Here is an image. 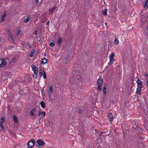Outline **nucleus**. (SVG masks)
<instances>
[{"label":"nucleus","mask_w":148,"mask_h":148,"mask_svg":"<svg viewBox=\"0 0 148 148\" xmlns=\"http://www.w3.org/2000/svg\"><path fill=\"white\" fill-rule=\"evenodd\" d=\"M35 141L34 139L31 140L30 141L28 142L27 144V147L28 148H32L34 144Z\"/></svg>","instance_id":"nucleus-1"},{"label":"nucleus","mask_w":148,"mask_h":148,"mask_svg":"<svg viewBox=\"0 0 148 148\" xmlns=\"http://www.w3.org/2000/svg\"><path fill=\"white\" fill-rule=\"evenodd\" d=\"M136 82L137 84V87L142 88L143 84L142 82L138 78H136Z\"/></svg>","instance_id":"nucleus-2"},{"label":"nucleus","mask_w":148,"mask_h":148,"mask_svg":"<svg viewBox=\"0 0 148 148\" xmlns=\"http://www.w3.org/2000/svg\"><path fill=\"white\" fill-rule=\"evenodd\" d=\"M37 143L38 144V146L39 148L44 144V142L41 139H38L37 141Z\"/></svg>","instance_id":"nucleus-3"},{"label":"nucleus","mask_w":148,"mask_h":148,"mask_svg":"<svg viewBox=\"0 0 148 148\" xmlns=\"http://www.w3.org/2000/svg\"><path fill=\"white\" fill-rule=\"evenodd\" d=\"M7 64V63L4 60H2L1 63L0 64V68H2L5 66Z\"/></svg>","instance_id":"nucleus-4"},{"label":"nucleus","mask_w":148,"mask_h":148,"mask_svg":"<svg viewBox=\"0 0 148 148\" xmlns=\"http://www.w3.org/2000/svg\"><path fill=\"white\" fill-rule=\"evenodd\" d=\"M32 68L35 71L34 72V73L35 74V75H37V74L38 73V68L35 65H32Z\"/></svg>","instance_id":"nucleus-5"},{"label":"nucleus","mask_w":148,"mask_h":148,"mask_svg":"<svg viewBox=\"0 0 148 148\" xmlns=\"http://www.w3.org/2000/svg\"><path fill=\"white\" fill-rule=\"evenodd\" d=\"M108 119L109 121H113V116L112 113H109L108 114Z\"/></svg>","instance_id":"nucleus-6"},{"label":"nucleus","mask_w":148,"mask_h":148,"mask_svg":"<svg viewBox=\"0 0 148 148\" xmlns=\"http://www.w3.org/2000/svg\"><path fill=\"white\" fill-rule=\"evenodd\" d=\"M6 12H4L3 13V14L1 16V19L0 20V22L2 23L5 20V18L6 16Z\"/></svg>","instance_id":"nucleus-7"},{"label":"nucleus","mask_w":148,"mask_h":148,"mask_svg":"<svg viewBox=\"0 0 148 148\" xmlns=\"http://www.w3.org/2000/svg\"><path fill=\"white\" fill-rule=\"evenodd\" d=\"M142 2L144 7L146 6V8H147L148 6V0H143Z\"/></svg>","instance_id":"nucleus-8"},{"label":"nucleus","mask_w":148,"mask_h":148,"mask_svg":"<svg viewBox=\"0 0 148 148\" xmlns=\"http://www.w3.org/2000/svg\"><path fill=\"white\" fill-rule=\"evenodd\" d=\"M8 33L9 35V36L10 38L11 39V40L13 42L14 41V39H13V37L12 36V34L11 33V32L10 30H8Z\"/></svg>","instance_id":"nucleus-9"},{"label":"nucleus","mask_w":148,"mask_h":148,"mask_svg":"<svg viewBox=\"0 0 148 148\" xmlns=\"http://www.w3.org/2000/svg\"><path fill=\"white\" fill-rule=\"evenodd\" d=\"M141 87H137L136 93L138 95H140L141 90Z\"/></svg>","instance_id":"nucleus-10"},{"label":"nucleus","mask_w":148,"mask_h":148,"mask_svg":"<svg viewBox=\"0 0 148 148\" xmlns=\"http://www.w3.org/2000/svg\"><path fill=\"white\" fill-rule=\"evenodd\" d=\"M36 111V108H34L31 111L30 113V114L33 116H35L34 112Z\"/></svg>","instance_id":"nucleus-11"},{"label":"nucleus","mask_w":148,"mask_h":148,"mask_svg":"<svg viewBox=\"0 0 148 148\" xmlns=\"http://www.w3.org/2000/svg\"><path fill=\"white\" fill-rule=\"evenodd\" d=\"M45 114L46 113L44 112L43 111L41 112H39L38 115L39 116H41V118H42L43 116H45Z\"/></svg>","instance_id":"nucleus-12"},{"label":"nucleus","mask_w":148,"mask_h":148,"mask_svg":"<svg viewBox=\"0 0 148 148\" xmlns=\"http://www.w3.org/2000/svg\"><path fill=\"white\" fill-rule=\"evenodd\" d=\"M47 60L45 58H43L41 61V64H45L47 62Z\"/></svg>","instance_id":"nucleus-13"},{"label":"nucleus","mask_w":148,"mask_h":148,"mask_svg":"<svg viewBox=\"0 0 148 148\" xmlns=\"http://www.w3.org/2000/svg\"><path fill=\"white\" fill-rule=\"evenodd\" d=\"M13 118L14 122L15 123H17L18 122L17 117L16 116L13 115Z\"/></svg>","instance_id":"nucleus-14"},{"label":"nucleus","mask_w":148,"mask_h":148,"mask_svg":"<svg viewBox=\"0 0 148 148\" xmlns=\"http://www.w3.org/2000/svg\"><path fill=\"white\" fill-rule=\"evenodd\" d=\"M43 70L42 69V68H40L39 69V75L40 76H41L43 75Z\"/></svg>","instance_id":"nucleus-15"},{"label":"nucleus","mask_w":148,"mask_h":148,"mask_svg":"<svg viewBox=\"0 0 148 148\" xmlns=\"http://www.w3.org/2000/svg\"><path fill=\"white\" fill-rule=\"evenodd\" d=\"M103 83V81L102 78H99L98 80L97 84H102Z\"/></svg>","instance_id":"nucleus-16"},{"label":"nucleus","mask_w":148,"mask_h":148,"mask_svg":"<svg viewBox=\"0 0 148 148\" xmlns=\"http://www.w3.org/2000/svg\"><path fill=\"white\" fill-rule=\"evenodd\" d=\"M48 95L50 98H51L52 97V95L53 94V92H51L49 91L48 90Z\"/></svg>","instance_id":"nucleus-17"},{"label":"nucleus","mask_w":148,"mask_h":148,"mask_svg":"<svg viewBox=\"0 0 148 148\" xmlns=\"http://www.w3.org/2000/svg\"><path fill=\"white\" fill-rule=\"evenodd\" d=\"M103 92L104 94L105 95V96H106V86L103 87Z\"/></svg>","instance_id":"nucleus-18"},{"label":"nucleus","mask_w":148,"mask_h":148,"mask_svg":"<svg viewBox=\"0 0 148 148\" xmlns=\"http://www.w3.org/2000/svg\"><path fill=\"white\" fill-rule=\"evenodd\" d=\"M35 50L34 49H33L32 51L31 52V53L29 54V56L30 57H33L34 53L35 52Z\"/></svg>","instance_id":"nucleus-19"},{"label":"nucleus","mask_w":148,"mask_h":148,"mask_svg":"<svg viewBox=\"0 0 148 148\" xmlns=\"http://www.w3.org/2000/svg\"><path fill=\"white\" fill-rule=\"evenodd\" d=\"M53 86L52 85L50 86L49 87V89L48 90L49 91L51 92H53Z\"/></svg>","instance_id":"nucleus-20"},{"label":"nucleus","mask_w":148,"mask_h":148,"mask_svg":"<svg viewBox=\"0 0 148 148\" xmlns=\"http://www.w3.org/2000/svg\"><path fill=\"white\" fill-rule=\"evenodd\" d=\"M108 10L107 9H106L105 10H103L102 11V13L105 16H106L107 14V12Z\"/></svg>","instance_id":"nucleus-21"},{"label":"nucleus","mask_w":148,"mask_h":148,"mask_svg":"<svg viewBox=\"0 0 148 148\" xmlns=\"http://www.w3.org/2000/svg\"><path fill=\"white\" fill-rule=\"evenodd\" d=\"M98 86L97 87V89L98 90H102V84H98Z\"/></svg>","instance_id":"nucleus-22"},{"label":"nucleus","mask_w":148,"mask_h":148,"mask_svg":"<svg viewBox=\"0 0 148 148\" xmlns=\"http://www.w3.org/2000/svg\"><path fill=\"white\" fill-rule=\"evenodd\" d=\"M5 122L1 121L0 122V125L1 127L3 129L4 128V126H3V124Z\"/></svg>","instance_id":"nucleus-23"},{"label":"nucleus","mask_w":148,"mask_h":148,"mask_svg":"<svg viewBox=\"0 0 148 148\" xmlns=\"http://www.w3.org/2000/svg\"><path fill=\"white\" fill-rule=\"evenodd\" d=\"M56 9V7H53L52 8L51 10H49V12H50L51 13H52Z\"/></svg>","instance_id":"nucleus-24"},{"label":"nucleus","mask_w":148,"mask_h":148,"mask_svg":"<svg viewBox=\"0 0 148 148\" xmlns=\"http://www.w3.org/2000/svg\"><path fill=\"white\" fill-rule=\"evenodd\" d=\"M40 105L41 107L43 108H44L45 107V106L44 102L43 101H42L40 103Z\"/></svg>","instance_id":"nucleus-25"},{"label":"nucleus","mask_w":148,"mask_h":148,"mask_svg":"<svg viewBox=\"0 0 148 148\" xmlns=\"http://www.w3.org/2000/svg\"><path fill=\"white\" fill-rule=\"evenodd\" d=\"M119 42V41L118 40V39L116 38H115V40L114 41V43L116 45H118Z\"/></svg>","instance_id":"nucleus-26"},{"label":"nucleus","mask_w":148,"mask_h":148,"mask_svg":"<svg viewBox=\"0 0 148 148\" xmlns=\"http://www.w3.org/2000/svg\"><path fill=\"white\" fill-rule=\"evenodd\" d=\"M110 59V62H109V64L110 65H111L113 64V62L114 61V58Z\"/></svg>","instance_id":"nucleus-27"},{"label":"nucleus","mask_w":148,"mask_h":148,"mask_svg":"<svg viewBox=\"0 0 148 148\" xmlns=\"http://www.w3.org/2000/svg\"><path fill=\"white\" fill-rule=\"evenodd\" d=\"M114 53H111L109 56V58L110 59H112L114 58Z\"/></svg>","instance_id":"nucleus-28"},{"label":"nucleus","mask_w":148,"mask_h":148,"mask_svg":"<svg viewBox=\"0 0 148 148\" xmlns=\"http://www.w3.org/2000/svg\"><path fill=\"white\" fill-rule=\"evenodd\" d=\"M30 20V18L29 16H27V18L25 19L24 22L27 23Z\"/></svg>","instance_id":"nucleus-29"},{"label":"nucleus","mask_w":148,"mask_h":148,"mask_svg":"<svg viewBox=\"0 0 148 148\" xmlns=\"http://www.w3.org/2000/svg\"><path fill=\"white\" fill-rule=\"evenodd\" d=\"M43 77L45 79H46L47 77L44 71L43 70Z\"/></svg>","instance_id":"nucleus-30"},{"label":"nucleus","mask_w":148,"mask_h":148,"mask_svg":"<svg viewBox=\"0 0 148 148\" xmlns=\"http://www.w3.org/2000/svg\"><path fill=\"white\" fill-rule=\"evenodd\" d=\"M55 45V42L54 41L51 42L50 44V45L51 47H53Z\"/></svg>","instance_id":"nucleus-31"},{"label":"nucleus","mask_w":148,"mask_h":148,"mask_svg":"<svg viewBox=\"0 0 148 148\" xmlns=\"http://www.w3.org/2000/svg\"><path fill=\"white\" fill-rule=\"evenodd\" d=\"M21 32V29H18L17 30V31L16 34V35L17 36H18L19 35L20 33Z\"/></svg>","instance_id":"nucleus-32"},{"label":"nucleus","mask_w":148,"mask_h":148,"mask_svg":"<svg viewBox=\"0 0 148 148\" xmlns=\"http://www.w3.org/2000/svg\"><path fill=\"white\" fill-rule=\"evenodd\" d=\"M62 38H59L58 39V43L59 44H61V42H62Z\"/></svg>","instance_id":"nucleus-33"},{"label":"nucleus","mask_w":148,"mask_h":148,"mask_svg":"<svg viewBox=\"0 0 148 148\" xmlns=\"http://www.w3.org/2000/svg\"><path fill=\"white\" fill-rule=\"evenodd\" d=\"M5 117H1V121L5 122Z\"/></svg>","instance_id":"nucleus-34"},{"label":"nucleus","mask_w":148,"mask_h":148,"mask_svg":"<svg viewBox=\"0 0 148 148\" xmlns=\"http://www.w3.org/2000/svg\"><path fill=\"white\" fill-rule=\"evenodd\" d=\"M146 82L147 84V86L148 87V78H146Z\"/></svg>","instance_id":"nucleus-35"},{"label":"nucleus","mask_w":148,"mask_h":148,"mask_svg":"<svg viewBox=\"0 0 148 148\" xmlns=\"http://www.w3.org/2000/svg\"><path fill=\"white\" fill-rule=\"evenodd\" d=\"M41 118H40L39 119V120L37 122V123L38 124H39L40 123V120Z\"/></svg>","instance_id":"nucleus-36"},{"label":"nucleus","mask_w":148,"mask_h":148,"mask_svg":"<svg viewBox=\"0 0 148 148\" xmlns=\"http://www.w3.org/2000/svg\"><path fill=\"white\" fill-rule=\"evenodd\" d=\"M144 75L147 77H148V74L147 73H145Z\"/></svg>","instance_id":"nucleus-37"},{"label":"nucleus","mask_w":148,"mask_h":148,"mask_svg":"<svg viewBox=\"0 0 148 148\" xmlns=\"http://www.w3.org/2000/svg\"><path fill=\"white\" fill-rule=\"evenodd\" d=\"M49 23V21H48L46 23V24L48 25Z\"/></svg>","instance_id":"nucleus-38"},{"label":"nucleus","mask_w":148,"mask_h":148,"mask_svg":"<svg viewBox=\"0 0 148 148\" xmlns=\"http://www.w3.org/2000/svg\"><path fill=\"white\" fill-rule=\"evenodd\" d=\"M38 0H36V4H38Z\"/></svg>","instance_id":"nucleus-39"},{"label":"nucleus","mask_w":148,"mask_h":148,"mask_svg":"<svg viewBox=\"0 0 148 148\" xmlns=\"http://www.w3.org/2000/svg\"><path fill=\"white\" fill-rule=\"evenodd\" d=\"M37 31L36 30H35V32L34 33V34H35L36 35V34H37Z\"/></svg>","instance_id":"nucleus-40"},{"label":"nucleus","mask_w":148,"mask_h":148,"mask_svg":"<svg viewBox=\"0 0 148 148\" xmlns=\"http://www.w3.org/2000/svg\"><path fill=\"white\" fill-rule=\"evenodd\" d=\"M82 110L81 109H79V112L80 113L81 112H82Z\"/></svg>","instance_id":"nucleus-41"},{"label":"nucleus","mask_w":148,"mask_h":148,"mask_svg":"<svg viewBox=\"0 0 148 148\" xmlns=\"http://www.w3.org/2000/svg\"><path fill=\"white\" fill-rule=\"evenodd\" d=\"M28 46L29 47H30L31 46L30 45H29Z\"/></svg>","instance_id":"nucleus-42"}]
</instances>
